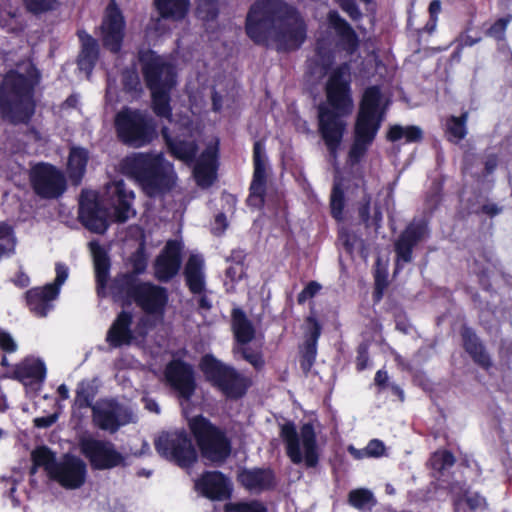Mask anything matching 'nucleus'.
<instances>
[{
    "label": "nucleus",
    "mask_w": 512,
    "mask_h": 512,
    "mask_svg": "<svg viewBox=\"0 0 512 512\" xmlns=\"http://www.w3.org/2000/svg\"><path fill=\"white\" fill-rule=\"evenodd\" d=\"M266 184L265 163L254 164L253 181L250 187L248 203L252 206H260L263 202V195Z\"/></svg>",
    "instance_id": "obj_39"
},
{
    "label": "nucleus",
    "mask_w": 512,
    "mask_h": 512,
    "mask_svg": "<svg viewBox=\"0 0 512 512\" xmlns=\"http://www.w3.org/2000/svg\"><path fill=\"white\" fill-rule=\"evenodd\" d=\"M280 437L285 443L287 456L292 463H305L308 468L317 465L319 445L313 424H303L300 430L297 431L294 423H284L280 427Z\"/></svg>",
    "instance_id": "obj_6"
},
{
    "label": "nucleus",
    "mask_w": 512,
    "mask_h": 512,
    "mask_svg": "<svg viewBox=\"0 0 512 512\" xmlns=\"http://www.w3.org/2000/svg\"><path fill=\"white\" fill-rule=\"evenodd\" d=\"M198 11L203 13V18L213 19L217 14L216 3L217 0H197Z\"/></svg>",
    "instance_id": "obj_55"
},
{
    "label": "nucleus",
    "mask_w": 512,
    "mask_h": 512,
    "mask_svg": "<svg viewBox=\"0 0 512 512\" xmlns=\"http://www.w3.org/2000/svg\"><path fill=\"white\" fill-rule=\"evenodd\" d=\"M166 378L183 398L189 399L191 397L195 389L191 366L182 361L174 360L166 368Z\"/></svg>",
    "instance_id": "obj_23"
},
{
    "label": "nucleus",
    "mask_w": 512,
    "mask_h": 512,
    "mask_svg": "<svg viewBox=\"0 0 512 512\" xmlns=\"http://www.w3.org/2000/svg\"><path fill=\"white\" fill-rule=\"evenodd\" d=\"M467 504L471 509H477L485 504V500L481 496L476 495L474 497H468Z\"/></svg>",
    "instance_id": "obj_64"
},
{
    "label": "nucleus",
    "mask_w": 512,
    "mask_h": 512,
    "mask_svg": "<svg viewBox=\"0 0 512 512\" xmlns=\"http://www.w3.org/2000/svg\"><path fill=\"white\" fill-rule=\"evenodd\" d=\"M34 191L42 198H57L66 189V179L61 171L47 164H40L31 172Z\"/></svg>",
    "instance_id": "obj_14"
},
{
    "label": "nucleus",
    "mask_w": 512,
    "mask_h": 512,
    "mask_svg": "<svg viewBox=\"0 0 512 512\" xmlns=\"http://www.w3.org/2000/svg\"><path fill=\"white\" fill-rule=\"evenodd\" d=\"M92 400L93 394L90 392L89 387L81 384L76 391L75 404L79 408L89 407Z\"/></svg>",
    "instance_id": "obj_53"
},
{
    "label": "nucleus",
    "mask_w": 512,
    "mask_h": 512,
    "mask_svg": "<svg viewBox=\"0 0 512 512\" xmlns=\"http://www.w3.org/2000/svg\"><path fill=\"white\" fill-rule=\"evenodd\" d=\"M106 197L114 207V221L124 223L135 215V211L132 208L134 193L126 188L122 180L107 184Z\"/></svg>",
    "instance_id": "obj_19"
},
{
    "label": "nucleus",
    "mask_w": 512,
    "mask_h": 512,
    "mask_svg": "<svg viewBox=\"0 0 512 512\" xmlns=\"http://www.w3.org/2000/svg\"><path fill=\"white\" fill-rule=\"evenodd\" d=\"M321 333L319 323L312 317L307 319V334L302 349L301 366L304 371H309L316 357L317 341Z\"/></svg>",
    "instance_id": "obj_32"
},
{
    "label": "nucleus",
    "mask_w": 512,
    "mask_h": 512,
    "mask_svg": "<svg viewBox=\"0 0 512 512\" xmlns=\"http://www.w3.org/2000/svg\"><path fill=\"white\" fill-rule=\"evenodd\" d=\"M189 426L203 457L214 463H222L230 455V441L223 431L206 418L197 416L190 420Z\"/></svg>",
    "instance_id": "obj_8"
},
{
    "label": "nucleus",
    "mask_w": 512,
    "mask_h": 512,
    "mask_svg": "<svg viewBox=\"0 0 512 512\" xmlns=\"http://www.w3.org/2000/svg\"><path fill=\"white\" fill-rule=\"evenodd\" d=\"M89 246L93 256L97 281V293L100 296H104L106 284L109 279L110 260L106 251L99 245V243L90 242Z\"/></svg>",
    "instance_id": "obj_29"
},
{
    "label": "nucleus",
    "mask_w": 512,
    "mask_h": 512,
    "mask_svg": "<svg viewBox=\"0 0 512 512\" xmlns=\"http://www.w3.org/2000/svg\"><path fill=\"white\" fill-rule=\"evenodd\" d=\"M329 20L336 29L337 33L347 44L348 49L353 51L358 45V40L351 26L344 19H342L337 12H330Z\"/></svg>",
    "instance_id": "obj_42"
},
{
    "label": "nucleus",
    "mask_w": 512,
    "mask_h": 512,
    "mask_svg": "<svg viewBox=\"0 0 512 512\" xmlns=\"http://www.w3.org/2000/svg\"><path fill=\"white\" fill-rule=\"evenodd\" d=\"M331 213L337 220L342 219V212L344 208V193L339 183H335L331 193Z\"/></svg>",
    "instance_id": "obj_48"
},
{
    "label": "nucleus",
    "mask_w": 512,
    "mask_h": 512,
    "mask_svg": "<svg viewBox=\"0 0 512 512\" xmlns=\"http://www.w3.org/2000/svg\"><path fill=\"white\" fill-rule=\"evenodd\" d=\"M24 6L30 13L40 15L54 10L58 5V0H23Z\"/></svg>",
    "instance_id": "obj_47"
},
{
    "label": "nucleus",
    "mask_w": 512,
    "mask_h": 512,
    "mask_svg": "<svg viewBox=\"0 0 512 512\" xmlns=\"http://www.w3.org/2000/svg\"><path fill=\"white\" fill-rule=\"evenodd\" d=\"M246 32L256 44L290 51L305 41L306 24L298 11L284 1L259 0L247 15Z\"/></svg>",
    "instance_id": "obj_1"
},
{
    "label": "nucleus",
    "mask_w": 512,
    "mask_h": 512,
    "mask_svg": "<svg viewBox=\"0 0 512 512\" xmlns=\"http://www.w3.org/2000/svg\"><path fill=\"white\" fill-rule=\"evenodd\" d=\"M121 172L134 179L149 197L160 196L176 184L173 165L162 153H135L120 163Z\"/></svg>",
    "instance_id": "obj_3"
},
{
    "label": "nucleus",
    "mask_w": 512,
    "mask_h": 512,
    "mask_svg": "<svg viewBox=\"0 0 512 512\" xmlns=\"http://www.w3.org/2000/svg\"><path fill=\"white\" fill-rule=\"evenodd\" d=\"M184 276L193 294L203 293L205 290L204 259L199 255H191L185 265Z\"/></svg>",
    "instance_id": "obj_30"
},
{
    "label": "nucleus",
    "mask_w": 512,
    "mask_h": 512,
    "mask_svg": "<svg viewBox=\"0 0 512 512\" xmlns=\"http://www.w3.org/2000/svg\"><path fill=\"white\" fill-rule=\"evenodd\" d=\"M79 219L95 233H104L108 228V212L100 207L93 192H82L79 201Z\"/></svg>",
    "instance_id": "obj_17"
},
{
    "label": "nucleus",
    "mask_w": 512,
    "mask_h": 512,
    "mask_svg": "<svg viewBox=\"0 0 512 512\" xmlns=\"http://www.w3.org/2000/svg\"><path fill=\"white\" fill-rule=\"evenodd\" d=\"M58 414L54 413L44 417H38L34 419V424L39 428H47L56 422Z\"/></svg>",
    "instance_id": "obj_60"
},
{
    "label": "nucleus",
    "mask_w": 512,
    "mask_h": 512,
    "mask_svg": "<svg viewBox=\"0 0 512 512\" xmlns=\"http://www.w3.org/2000/svg\"><path fill=\"white\" fill-rule=\"evenodd\" d=\"M125 27V18L115 1L112 0L105 9L99 27L102 44L107 50L112 53H118L121 50Z\"/></svg>",
    "instance_id": "obj_13"
},
{
    "label": "nucleus",
    "mask_w": 512,
    "mask_h": 512,
    "mask_svg": "<svg viewBox=\"0 0 512 512\" xmlns=\"http://www.w3.org/2000/svg\"><path fill=\"white\" fill-rule=\"evenodd\" d=\"M321 289V285L316 281H311L307 284V286L301 291L298 295L297 301L299 304H303L306 300L314 297L319 290Z\"/></svg>",
    "instance_id": "obj_56"
},
{
    "label": "nucleus",
    "mask_w": 512,
    "mask_h": 512,
    "mask_svg": "<svg viewBox=\"0 0 512 512\" xmlns=\"http://www.w3.org/2000/svg\"><path fill=\"white\" fill-rule=\"evenodd\" d=\"M155 447L162 456L183 467L190 466L197 458L192 441L184 431L161 434L155 441Z\"/></svg>",
    "instance_id": "obj_10"
},
{
    "label": "nucleus",
    "mask_w": 512,
    "mask_h": 512,
    "mask_svg": "<svg viewBox=\"0 0 512 512\" xmlns=\"http://www.w3.org/2000/svg\"><path fill=\"white\" fill-rule=\"evenodd\" d=\"M155 6L159 13L157 24L163 19L180 21L189 10V0H155Z\"/></svg>",
    "instance_id": "obj_35"
},
{
    "label": "nucleus",
    "mask_w": 512,
    "mask_h": 512,
    "mask_svg": "<svg viewBox=\"0 0 512 512\" xmlns=\"http://www.w3.org/2000/svg\"><path fill=\"white\" fill-rule=\"evenodd\" d=\"M381 93L378 87L372 86L365 90L356 123L380 128L382 117L377 115Z\"/></svg>",
    "instance_id": "obj_25"
},
{
    "label": "nucleus",
    "mask_w": 512,
    "mask_h": 512,
    "mask_svg": "<svg viewBox=\"0 0 512 512\" xmlns=\"http://www.w3.org/2000/svg\"><path fill=\"white\" fill-rule=\"evenodd\" d=\"M80 448L96 469H110L120 465L123 461L122 455L109 441L83 438L80 441Z\"/></svg>",
    "instance_id": "obj_15"
},
{
    "label": "nucleus",
    "mask_w": 512,
    "mask_h": 512,
    "mask_svg": "<svg viewBox=\"0 0 512 512\" xmlns=\"http://www.w3.org/2000/svg\"><path fill=\"white\" fill-rule=\"evenodd\" d=\"M467 118L468 114L463 113L460 117L452 116L447 120L446 126L450 141L459 142L466 136Z\"/></svg>",
    "instance_id": "obj_44"
},
{
    "label": "nucleus",
    "mask_w": 512,
    "mask_h": 512,
    "mask_svg": "<svg viewBox=\"0 0 512 512\" xmlns=\"http://www.w3.org/2000/svg\"><path fill=\"white\" fill-rule=\"evenodd\" d=\"M462 337L465 350L471 355L473 360L484 368L491 365L490 357L486 353L483 345L479 342L477 336L468 328L463 329Z\"/></svg>",
    "instance_id": "obj_37"
},
{
    "label": "nucleus",
    "mask_w": 512,
    "mask_h": 512,
    "mask_svg": "<svg viewBox=\"0 0 512 512\" xmlns=\"http://www.w3.org/2000/svg\"><path fill=\"white\" fill-rule=\"evenodd\" d=\"M91 409L94 425L110 433H115L121 426L135 421L131 409L114 400H100Z\"/></svg>",
    "instance_id": "obj_11"
},
{
    "label": "nucleus",
    "mask_w": 512,
    "mask_h": 512,
    "mask_svg": "<svg viewBox=\"0 0 512 512\" xmlns=\"http://www.w3.org/2000/svg\"><path fill=\"white\" fill-rule=\"evenodd\" d=\"M368 362V352L365 345H361L358 349L357 367L359 370L366 368Z\"/></svg>",
    "instance_id": "obj_61"
},
{
    "label": "nucleus",
    "mask_w": 512,
    "mask_h": 512,
    "mask_svg": "<svg viewBox=\"0 0 512 512\" xmlns=\"http://www.w3.org/2000/svg\"><path fill=\"white\" fill-rule=\"evenodd\" d=\"M402 138H405L406 142H417L422 138V131L416 126L403 127L400 125H394L389 129L387 139L395 142Z\"/></svg>",
    "instance_id": "obj_43"
},
{
    "label": "nucleus",
    "mask_w": 512,
    "mask_h": 512,
    "mask_svg": "<svg viewBox=\"0 0 512 512\" xmlns=\"http://www.w3.org/2000/svg\"><path fill=\"white\" fill-rule=\"evenodd\" d=\"M156 67H148V88L151 90L153 110L157 116L169 118L171 116L170 102V90L171 89H159V85L155 81L153 70Z\"/></svg>",
    "instance_id": "obj_33"
},
{
    "label": "nucleus",
    "mask_w": 512,
    "mask_h": 512,
    "mask_svg": "<svg viewBox=\"0 0 512 512\" xmlns=\"http://www.w3.org/2000/svg\"><path fill=\"white\" fill-rule=\"evenodd\" d=\"M379 128L378 125L368 126L355 123L354 139L350 148L348 161L351 165H355L365 156L368 148L374 141Z\"/></svg>",
    "instance_id": "obj_24"
},
{
    "label": "nucleus",
    "mask_w": 512,
    "mask_h": 512,
    "mask_svg": "<svg viewBox=\"0 0 512 512\" xmlns=\"http://www.w3.org/2000/svg\"><path fill=\"white\" fill-rule=\"evenodd\" d=\"M216 148L208 147L200 156L194 167V177L199 186L209 187L215 178Z\"/></svg>",
    "instance_id": "obj_31"
},
{
    "label": "nucleus",
    "mask_w": 512,
    "mask_h": 512,
    "mask_svg": "<svg viewBox=\"0 0 512 512\" xmlns=\"http://www.w3.org/2000/svg\"><path fill=\"white\" fill-rule=\"evenodd\" d=\"M432 466L437 470H444L454 465L455 458L449 451H440L434 453L431 458Z\"/></svg>",
    "instance_id": "obj_50"
},
{
    "label": "nucleus",
    "mask_w": 512,
    "mask_h": 512,
    "mask_svg": "<svg viewBox=\"0 0 512 512\" xmlns=\"http://www.w3.org/2000/svg\"><path fill=\"white\" fill-rule=\"evenodd\" d=\"M231 329L235 339L234 345H248L256 338V328L240 308L232 310Z\"/></svg>",
    "instance_id": "obj_26"
},
{
    "label": "nucleus",
    "mask_w": 512,
    "mask_h": 512,
    "mask_svg": "<svg viewBox=\"0 0 512 512\" xmlns=\"http://www.w3.org/2000/svg\"><path fill=\"white\" fill-rule=\"evenodd\" d=\"M162 135L175 157L184 161H190L195 157L197 147L193 141H174L170 138L167 128L162 129Z\"/></svg>",
    "instance_id": "obj_40"
},
{
    "label": "nucleus",
    "mask_w": 512,
    "mask_h": 512,
    "mask_svg": "<svg viewBox=\"0 0 512 512\" xmlns=\"http://www.w3.org/2000/svg\"><path fill=\"white\" fill-rule=\"evenodd\" d=\"M341 7L353 19H358L361 16V12L359 11L358 7L351 0H342Z\"/></svg>",
    "instance_id": "obj_59"
},
{
    "label": "nucleus",
    "mask_w": 512,
    "mask_h": 512,
    "mask_svg": "<svg viewBox=\"0 0 512 512\" xmlns=\"http://www.w3.org/2000/svg\"><path fill=\"white\" fill-rule=\"evenodd\" d=\"M0 112L12 124H25L34 113L32 85L28 78L8 73L0 90Z\"/></svg>",
    "instance_id": "obj_5"
},
{
    "label": "nucleus",
    "mask_w": 512,
    "mask_h": 512,
    "mask_svg": "<svg viewBox=\"0 0 512 512\" xmlns=\"http://www.w3.org/2000/svg\"><path fill=\"white\" fill-rule=\"evenodd\" d=\"M67 277V268L62 264H57L56 278L53 283L28 290L26 301L30 311L39 317L47 316L48 312L52 310L53 302L58 297L60 287Z\"/></svg>",
    "instance_id": "obj_12"
},
{
    "label": "nucleus",
    "mask_w": 512,
    "mask_h": 512,
    "mask_svg": "<svg viewBox=\"0 0 512 512\" xmlns=\"http://www.w3.org/2000/svg\"><path fill=\"white\" fill-rule=\"evenodd\" d=\"M115 128L119 139L126 145L140 148L156 137L152 120L139 110L123 109L115 118Z\"/></svg>",
    "instance_id": "obj_7"
},
{
    "label": "nucleus",
    "mask_w": 512,
    "mask_h": 512,
    "mask_svg": "<svg viewBox=\"0 0 512 512\" xmlns=\"http://www.w3.org/2000/svg\"><path fill=\"white\" fill-rule=\"evenodd\" d=\"M142 72L148 85V67H156L153 70L155 81L159 85V89H172L175 84V71L173 66L163 57L154 54L153 52L147 53L142 56Z\"/></svg>",
    "instance_id": "obj_21"
},
{
    "label": "nucleus",
    "mask_w": 512,
    "mask_h": 512,
    "mask_svg": "<svg viewBox=\"0 0 512 512\" xmlns=\"http://www.w3.org/2000/svg\"><path fill=\"white\" fill-rule=\"evenodd\" d=\"M428 234V226L424 220H414L406 227L395 242L396 270L401 265L412 261L413 248L417 243L427 238Z\"/></svg>",
    "instance_id": "obj_16"
},
{
    "label": "nucleus",
    "mask_w": 512,
    "mask_h": 512,
    "mask_svg": "<svg viewBox=\"0 0 512 512\" xmlns=\"http://www.w3.org/2000/svg\"><path fill=\"white\" fill-rule=\"evenodd\" d=\"M233 354L250 363L255 369H261L264 365L262 354L247 345H234Z\"/></svg>",
    "instance_id": "obj_45"
},
{
    "label": "nucleus",
    "mask_w": 512,
    "mask_h": 512,
    "mask_svg": "<svg viewBox=\"0 0 512 512\" xmlns=\"http://www.w3.org/2000/svg\"><path fill=\"white\" fill-rule=\"evenodd\" d=\"M15 239L12 228L4 222H0V257L14 249Z\"/></svg>",
    "instance_id": "obj_49"
},
{
    "label": "nucleus",
    "mask_w": 512,
    "mask_h": 512,
    "mask_svg": "<svg viewBox=\"0 0 512 512\" xmlns=\"http://www.w3.org/2000/svg\"><path fill=\"white\" fill-rule=\"evenodd\" d=\"M51 479L66 489L80 488L86 480V464L78 457L66 455L58 463Z\"/></svg>",
    "instance_id": "obj_18"
},
{
    "label": "nucleus",
    "mask_w": 512,
    "mask_h": 512,
    "mask_svg": "<svg viewBox=\"0 0 512 512\" xmlns=\"http://www.w3.org/2000/svg\"><path fill=\"white\" fill-rule=\"evenodd\" d=\"M131 323L132 315L122 311L108 330L106 341L113 347L130 344L133 339L130 329Z\"/></svg>",
    "instance_id": "obj_28"
},
{
    "label": "nucleus",
    "mask_w": 512,
    "mask_h": 512,
    "mask_svg": "<svg viewBox=\"0 0 512 512\" xmlns=\"http://www.w3.org/2000/svg\"><path fill=\"white\" fill-rule=\"evenodd\" d=\"M366 452L368 457H380L384 455L385 446L380 440L374 439L368 443Z\"/></svg>",
    "instance_id": "obj_57"
},
{
    "label": "nucleus",
    "mask_w": 512,
    "mask_h": 512,
    "mask_svg": "<svg viewBox=\"0 0 512 512\" xmlns=\"http://www.w3.org/2000/svg\"><path fill=\"white\" fill-rule=\"evenodd\" d=\"M78 36L81 42V52L78 56V64L81 69L90 71L98 59V43L85 31H78Z\"/></svg>",
    "instance_id": "obj_36"
},
{
    "label": "nucleus",
    "mask_w": 512,
    "mask_h": 512,
    "mask_svg": "<svg viewBox=\"0 0 512 512\" xmlns=\"http://www.w3.org/2000/svg\"><path fill=\"white\" fill-rule=\"evenodd\" d=\"M263 155L264 148L262 144L260 142H255L253 151L254 164L265 163Z\"/></svg>",
    "instance_id": "obj_62"
},
{
    "label": "nucleus",
    "mask_w": 512,
    "mask_h": 512,
    "mask_svg": "<svg viewBox=\"0 0 512 512\" xmlns=\"http://www.w3.org/2000/svg\"><path fill=\"white\" fill-rule=\"evenodd\" d=\"M43 362L33 358H27L14 369V378L25 384L42 381L45 377Z\"/></svg>",
    "instance_id": "obj_34"
},
{
    "label": "nucleus",
    "mask_w": 512,
    "mask_h": 512,
    "mask_svg": "<svg viewBox=\"0 0 512 512\" xmlns=\"http://www.w3.org/2000/svg\"><path fill=\"white\" fill-rule=\"evenodd\" d=\"M225 512H265V508L256 501L250 503H228L225 505Z\"/></svg>",
    "instance_id": "obj_52"
},
{
    "label": "nucleus",
    "mask_w": 512,
    "mask_h": 512,
    "mask_svg": "<svg viewBox=\"0 0 512 512\" xmlns=\"http://www.w3.org/2000/svg\"><path fill=\"white\" fill-rule=\"evenodd\" d=\"M326 104L318 107L319 132L330 152L336 158L337 149L342 141L346 123L342 117L353 110L350 95V69L347 64L336 68L326 84Z\"/></svg>",
    "instance_id": "obj_2"
},
{
    "label": "nucleus",
    "mask_w": 512,
    "mask_h": 512,
    "mask_svg": "<svg viewBox=\"0 0 512 512\" xmlns=\"http://www.w3.org/2000/svg\"><path fill=\"white\" fill-rule=\"evenodd\" d=\"M0 348L6 352H14L17 348L15 341L12 337L0 330Z\"/></svg>",
    "instance_id": "obj_58"
},
{
    "label": "nucleus",
    "mask_w": 512,
    "mask_h": 512,
    "mask_svg": "<svg viewBox=\"0 0 512 512\" xmlns=\"http://www.w3.org/2000/svg\"><path fill=\"white\" fill-rule=\"evenodd\" d=\"M200 367L206 377L227 397L239 398L244 395L249 386L246 377L211 355H205L202 358Z\"/></svg>",
    "instance_id": "obj_9"
},
{
    "label": "nucleus",
    "mask_w": 512,
    "mask_h": 512,
    "mask_svg": "<svg viewBox=\"0 0 512 512\" xmlns=\"http://www.w3.org/2000/svg\"><path fill=\"white\" fill-rule=\"evenodd\" d=\"M239 482L250 492L260 493L274 486V475L270 470H243L238 475Z\"/></svg>",
    "instance_id": "obj_27"
},
{
    "label": "nucleus",
    "mask_w": 512,
    "mask_h": 512,
    "mask_svg": "<svg viewBox=\"0 0 512 512\" xmlns=\"http://www.w3.org/2000/svg\"><path fill=\"white\" fill-rule=\"evenodd\" d=\"M231 257L234 261H236V264L227 268L226 276L229 277L232 281H235L237 279H241L244 275V267L242 264L244 255L240 251H234Z\"/></svg>",
    "instance_id": "obj_51"
},
{
    "label": "nucleus",
    "mask_w": 512,
    "mask_h": 512,
    "mask_svg": "<svg viewBox=\"0 0 512 512\" xmlns=\"http://www.w3.org/2000/svg\"><path fill=\"white\" fill-rule=\"evenodd\" d=\"M349 502L358 509H366L375 504V499L369 490L357 489L349 493Z\"/></svg>",
    "instance_id": "obj_46"
},
{
    "label": "nucleus",
    "mask_w": 512,
    "mask_h": 512,
    "mask_svg": "<svg viewBox=\"0 0 512 512\" xmlns=\"http://www.w3.org/2000/svg\"><path fill=\"white\" fill-rule=\"evenodd\" d=\"M195 489L211 500L223 501L231 495L229 480L218 471L204 473L195 481Z\"/></svg>",
    "instance_id": "obj_20"
},
{
    "label": "nucleus",
    "mask_w": 512,
    "mask_h": 512,
    "mask_svg": "<svg viewBox=\"0 0 512 512\" xmlns=\"http://www.w3.org/2000/svg\"><path fill=\"white\" fill-rule=\"evenodd\" d=\"M181 245L177 241H168L163 252L157 257L154 265L155 277L162 282L174 277L181 265Z\"/></svg>",
    "instance_id": "obj_22"
},
{
    "label": "nucleus",
    "mask_w": 512,
    "mask_h": 512,
    "mask_svg": "<svg viewBox=\"0 0 512 512\" xmlns=\"http://www.w3.org/2000/svg\"><path fill=\"white\" fill-rule=\"evenodd\" d=\"M509 23V18H501L497 20L486 32L490 37L497 40H503L505 35L506 27Z\"/></svg>",
    "instance_id": "obj_54"
},
{
    "label": "nucleus",
    "mask_w": 512,
    "mask_h": 512,
    "mask_svg": "<svg viewBox=\"0 0 512 512\" xmlns=\"http://www.w3.org/2000/svg\"><path fill=\"white\" fill-rule=\"evenodd\" d=\"M88 160V153L85 149L73 148L68 159V172L75 184L82 178Z\"/></svg>",
    "instance_id": "obj_41"
},
{
    "label": "nucleus",
    "mask_w": 512,
    "mask_h": 512,
    "mask_svg": "<svg viewBox=\"0 0 512 512\" xmlns=\"http://www.w3.org/2000/svg\"><path fill=\"white\" fill-rule=\"evenodd\" d=\"M31 459L33 461V466L30 473L35 474L38 467H43L50 478L59 463L56 462L55 454L46 446H41L33 450L31 453Z\"/></svg>",
    "instance_id": "obj_38"
},
{
    "label": "nucleus",
    "mask_w": 512,
    "mask_h": 512,
    "mask_svg": "<svg viewBox=\"0 0 512 512\" xmlns=\"http://www.w3.org/2000/svg\"><path fill=\"white\" fill-rule=\"evenodd\" d=\"M369 210H370V199H365L364 203L359 207V217L365 223L369 220Z\"/></svg>",
    "instance_id": "obj_63"
},
{
    "label": "nucleus",
    "mask_w": 512,
    "mask_h": 512,
    "mask_svg": "<svg viewBox=\"0 0 512 512\" xmlns=\"http://www.w3.org/2000/svg\"><path fill=\"white\" fill-rule=\"evenodd\" d=\"M112 294L133 300L145 313L162 319L168 302L167 289L150 282H140L134 274H120L111 285Z\"/></svg>",
    "instance_id": "obj_4"
}]
</instances>
